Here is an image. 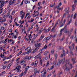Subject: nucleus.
I'll return each mask as SVG.
<instances>
[{
	"label": "nucleus",
	"instance_id": "nucleus-1",
	"mask_svg": "<svg viewBox=\"0 0 77 77\" xmlns=\"http://www.w3.org/2000/svg\"><path fill=\"white\" fill-rule=\"evenodd\" d=\"M41 53H42V52L40 53L38 55L36 56L35 57H34L33 56H32V57L30 56V57H29L28 56H26V58H29V57H30V58H32H32H34H34H42V57H41V56L40 55V54H41Z\"/></svg>",
	"mask_w": 77,
	"mask_h": 77
},
{
	"label": "nucleus",
	"instance_id": "nucleus-2",
	"mask_svg": "<svg viewBox=\"0 0 77 77\" xmlns=\"http://www.w3.org/2000/svg\"><path fill=\"white\" fill-rule=\"evenodd\" d=\"M20 17L21 18L22 20L24 18V17L25 16V13L23 12V11H20Z\"/></svg>",
	"mask_w": 77,
	"mask_h": 77
},
{
	"label": "nucleus",
	"instance_id": "nucleus-3",
	"mask_svg": "<svg viewBox=\"0 0 77 77\" xmlns=\"http://www.w3.org/2000/svg\"><path fill=\"white\" fill-rule=\"evenodd\" d=\"M0 3H1V4H0V9H1V8H2L4 6V5H5L6 3L5 1H0Z\"/></svg>",
	"mask_w": 77,
	"mask_h": 77
},
{
	"label": "nucleus",
	"instance_id": "nucleus-4",
	"mask_svg": "<svg viewBox=\"0 0 77 77\" xmlns=\"http://www.w3.org/2000/svg\"><path fill=\"white\" fill-rule=\"evenodd\" d=\"M70 61H71V60L69 59L68 61V64L69 65V66H70V67L69 68V69L68 68V71H69V70H70V69H71H71H72V68H73V66H72V64L71 63L69 64V62H70Z\"/></svg>",
	"mask_w": 77,
	"mask_h": 77
},
{
	"label": "nucleus",
	"instance_id": "nucleus-5",
	"mask_svg": "<svg viewBox=\"0 0 77 77\" xmlns=\"http://www.w3.org/2000/svg\"><path fill=\"white\" fill-rule=\"evenodd\" d=\"M21 68V66H18L15 69H14V70H16V69H17V71H18L17 72H21V71L20 70V69Z\"/></svg>",
	"mask_w": 77,
	"mask_h": 77
},
{
	"label": "nucleus",
	"instance_id": "nucleus-6",
	"mask_svg": "<svg viewBox=\"0 0 77 77\" xmlns=\"http://www.w3.org/2000/svg\"><path fill=\"white\" fill-rule=\"evenodd\" d=\"M35 48H39L41 47V44L40 43H37L35 44Z\"/></svg>",
	"mask_w": 77,
	"mask_h": 77
},
{
	"label": "nucleus",
	"instance_id": "nucleus-7",
	"mask_svg": "<svg viewBox=\"0 0 77 77\" xmlns=\"http://www.w3.org/2000/svg\"><path fill=\"white\" fill-rule=\"evenodd\" d=\"M29 49L28 50V51L26 52V54H29L30 53H31L32 52V50H31V48L30 47L29 48Z\"/></svg>",
	"mask_w": 77,
	"mask_h": 77
},
{
	"label": "nucleus",
	"instance_id": "nucleus-8",
	"mask_svg": "<svg viewBox=\"0 0 77 77\" xmlns=\"http://www.w3.org/2000/svg\"><path fill=\"white\" fill-rule=\"evenodd\" d=\"M46 73H47V72H46V70H45L43 73L42 74V77H46Z\"/></svg>",
	"mask_w": 77,
	"mask_h": 77
},
{
	"label": "nucleus",
	"instance_id": "nucleus-9",
	"mask_svg": "<svg viewBox=\"0 0 77 77\" xmlns=\"http://www.w3.org/2000/svg\"><path fill=\"white\" fill-rule=\"evenodd\" d=\"M36 26L37 28L35 30V32H37L38 30H39L40 29V27L38 26V25H36Z\"/></svg>",
	"mask_w": 77,
	"mask_h": 77
},
{
	"label": "nucleus",
	"instance_id": "nucleus-10",
	"mask_svg": "<svg viewBox=\"0 0 77 77\" xmlns=\"http://www.w3.org/2000/svg\"><path fill=\"white\" fill-rule=\"evenodd\" d=\"M65 66L66 67V68L64 70V71L65 72H66V73H67V72H68V67L66 66V63Z\"/></svg>",
	"mask_w": 77,
	"mask_h": 77
},
{
	"label": "nucleus",
	"instance_id": "nucleus-11",
	"mask_svg": "<svg viewBox=\"0 0 77 77\" xmlns=\"http://www.w3.org/2000/svg\"><path fill=\"white\" fill-rule=\"evenodd\" d=\"M35 13L37 14L34 16V17H38V16H39V12L36 11L35 12Z\"/></svg>",
	"mask_w": 77,
	"mask_h": 77
},
{
	"label": "nucleus",
	"instance_id": "nucleus-12",
	"mask_svg": "<svg viewBox=\"0 0 77 77\" xmlns=\"http://www.w3.org/2000/svg\"><path fill=\"white\" fill-rule=\"evenodd\" d=\"M44 30V29L43 28H42L41 30H40L39 31H38V33H39L40 34H41L42 32V31Z\"/></svg>",
	"mask_w": 77,
	"mask_h": 77
},
{
	"label": "nucleus",
	"instance_id": "nucleus-13",
	"mask_svg": "<svg viewBox=\"0 0 77 77\" xmlns=\"http://www.w3.org/2000/svg\"><path fill=\"white\" fill-rule=\"evenodd\" d=\"M14 4L13 2H12V0H11L9 2V6H10V5H12Z\"/></svg>",
	"mask_w": 77,
	"mask_h": 77
},
{
	"label": "nucleus",
	"instance_id": "nucleus-14",
	"mask_svg": "<svg viewBox=\"0 0 77 77\" xmlns=\"http://www.w3.org/2000/svg\"><path fill=\"white\" fill-rule=\"evenodd\" d=\"M50 30H51V28L50 27H49L48 29H46L45 31V33H47V32H48Z\"/></svg>",
	"mask_w": 77,
	"mask_h": 77
},
{
	"label": "nucleus",
	"instance_id": "nucleus-15",
	"mask_svg": "<svg viewBox=\"0 0 77 77\" xmlns=\"http://www.w3.org/2000/svg\"><path fill=\"white\" fill-rule=\"evenodd\" d=\"M75 5H74L72 6V11H74V10H75Z\"/></svg>",
	"mask_w": 77,
	"mask_h": 77
},
{
	"label": "nucleus",
	"instance_id": "nucleus-16",
	"mask_svg": "<svg viewBox=\"0 0 77 77\" xmlns=\"http://www.w3.org/2000/svg\"><path fill=\"white\" fill-rule=\"evenodd\" d=\"M76 59V58H72V62H73V64H74V63H76V62L75 61V60Z\"/></svg>",
	"mask_w": 77,
	"mask_h": 77
},
{
	"label": "nucleus",
	"instance_id": "nucleus-17",
	"mask_svg": "<svg viewBox=\"0 0 77 77\" xmlns=\"http://www.w3.org/2000/svg\"><path fill=\"white\" fill-rule=\"evenodd\" d=\"M44 38V35H42L41 36L40 38L39 39V41H41V40H42V38Z\"/></svg>",
	"mask_w": 77,
	"mask_h": 77
},
{
	"label": "nucleus",
	"instance_id": "nucleus-18",
	"mask_svg": "<svg viewBox=\"0 0 77 77\" xmlns=\"http://www.w3.org/2000/svg\"><path fill=\"white\" fill-rule=\"evenodd\" d=\"M62 61H63V60H61L60 61H59V62H58V63L57 64V65H60V64H61V63H62Z\"/></svg>",
	"mask_w": 77,
	"mask_h": 77
},
{
	"label": "nucleus",
	"instance_id": "nucleus-19",
	"mask_svg": "<svg viewBox=\"0 0 77 77\" xmlns=\"http://www.w3.org/2000/svg\"><path fill=\"white\" fill-rule=\"evenodd\" d=\"M26 63V61H24V60H23L21 61L20 63L21 65H23L24 63Z\"/></svg>",
	"mask_w": 77,
	"mask_h": 77
},
{
	"label": "nucleus",
	"instance_id": "nucleus-20",
	"mask_svg": "<svg viewBox=\"0 0 77 77\" xmlns=\"http://www.w3.org/2000/svg\"><path fill=\"white\" fill-rule=\"evenodd\" d=\"M0 56L2 58H3L5 57V55H4V53H1L0 55Z\"/></svg>",
	"mask_w": 77,
	"mask_h": 77
},
{
	"label": "nucleus",
	"instance_id": "nucleus-21",
	"mask_svg": "<svg viewBox=\"0 0 77 77\" xmlns=\"http://www.w3.org/2000/svg\"><path fill=\"white\" fill-rule=\"evenodd\" d=\"M6 18H5L1 22L2 24H3L4 22H5L6 21Z\"/></svg>",
	"mask_w": 77,
	"mask_h": 77
},
{
	"label": "nucleus",
	"instance_id": "nucleus-22",
	"mask_svg": "<svg viewBox=\"0 0 77 77\" xmlns=\"http://www.w3.org/2000/svg\"><path fill=\"white\" fill-rule=\"evenodd\" d=\"M25 4L30 3V1H27V0H25Z\"/></svg>",
	"mask_w": 77,
	"mask_h": 77
},
{
	"label": "nucleus",
	"instance_id": "nucleus-23",
	"mask_svg": "<svg viewBox=\"0 0 77 77\" xmlns=\"http://www.w3.org/2000/svg\"><path fill=\"white\" fill-rule=\"evenodd\" d=\"M18 35L17 34H16L15 36V35L13 36V38H14V39H16V38H17V36H18Z\"/></svg>",
	"mask_w": 77,
	"mask_h": 77
},
{
	"label": "nucleus",
	"instance_id": "nucleus-24",
	"mask_svg": "<svg viewBox=\"0 0 77 77\" xmlns=\"http://www.w3.org/2000/svg\"><path fill=\"white\" fill-rule=\"evenodd\" d=\"M56 8H57L58 10H60L61 9V8H60V7H59V5L57 6L56 7Z\"/></svg>",
	"mask_w": 77,
	"mask_h": 77
},
{
	"label": "nucleus",
	"instance_id": "nucleus-25",
	"mask_svg": "<svg viewBox=\"0 0 77 77\" xmlns=\"http://www.w3.org/2000/svg\"><path fill=\"white\" fill-rule=\"evenodd\" d=\"M54 66H52L51 68H50L49 69V68H48V69H49V70H51V69H53V68H54Z\"/></svg>",
	"mask_w": 77,
	"mask_h": 77
},
{
	"label": "nucleus",
	"instance_id": "nucleus-26",
	"mask_svg": "<svg viewBox=\"0 0 77 77\" xmlns=\"http://www.w3.org/2000/svg\"><path fill=\"white\" fill-rule=\"evenodd\" d=\"M51 37H52V35H51L49 36L47 38V39L49 40V39H50Z\"/></svg>",
	"mask_w": 77,
	"mask_h": 77
},
{
	"label": "nucleus",
	"instance_id": "nucleus-27",
	"mask_svg": "<svg viewBox=\"0 0 77 77\" xmlns=\"http://www.w3.org/2000/svg\"><path fill=\"white\" fill-rule=\"evenodd\" d=\"M34 21V19H32V18L31 19L30 21H29V23H33Z\"/></svg>",
	"mask_w": 77,
	"mask_h": 77
},
{
	"label": "nucleus",
	"instance_id": "nucleus-28",
	"mask_svg": "<svg viewBox=\"0 0 77 77\" xmlns=\"http://www.w3.org/2000/svg\"><path fill=\"white\" fill-rule=\"evenodd\" d=\"M48 53H49V52L48 51L45 52L44 54L45 56H47V54Z\"/></svg>",
	"mask_w": 77,
	"mask_h": 77
},
{
	"label": "nucleus",
	"instance_id": "nucleus-29",
	"mask_svg": "<svg viewBox=\"0 0 77 77\" xmlns=\"http://www.w3.org/2000/svg\"><path fill=\"white\" fill-rule=\"evenodd\" d=\"M63 56H65L66 53H65V51L64 50H63Z\"/></svg>",
	"mask_w": 77,
	"mask_h": 77
},
{
	"label": "nucleus",
	"instance_id": "nucleus-30",
	"mask_svg": "<svg viewBox=\"0 0 77 77\" xmlns=\"http://www.w3.org/2000/svg\"><path fill=\"white\" fill-rule=\"evenodd\" d=\"M35 62V63L34 65L35 66H36V65H37V63H38V61L36 60Z\"/></svg>",
	"mask_w": 77,
	"mask_h": 77
},
{
	"label": "nucleus",
	"instance_id": "nucleus-31",
	"mask_svg": "<svg viewBox=\"0 0 77 77\" xmlns=\"http://www.w3.org/2000/svg\"><path fill=\"white\" fill-rule=\"evenodd\" d=\"M64 33H68V31H67V29H65L64 31Z\"/></svg>",
	"mask_w": 77,
	"mask_h": 77
},
{
	"label": "nucleus",
	"instance_id": "nucleus-32",
	"mask_svg": "<svg viewBox=\"0 0 77 77\" xmlns=\"http://www.w3.org/2000/svg\"><path fill=\"white\" fill-rule=\"evenodd\" d=\"M29 68L30 67L29 66H28L27 67H26L25 69V70H27V71H28V69H29Z\"/></svg>",
	"mask_w": 77,
	"mask_h": 77
},
{
	"label": "nucleus",
	"instance_id": "nucleus-33",
	"mask_svg": "<svg viewBox=\"0 0 77 77\" xmlns=\"http://www.w3.org/2000/svg\"><path fill=\"white\" fill-rule=\"evenodd\" d=\"M43 48L44 49H47V45H45Z\"/></svg>",
	"mask_w": 77,
	"mask_h": 77
},
{
	"label": "nucleus",
	"instance_id": "nucleus-34",
	"mask_svg": "<svg viewBox=\"0 0 77 77\" xmlns=\"http://www.w3.org/2000/svg\"><path fill=\"white\" fill-rule=\"evenodd\" d=\"M48 39H47V38H44V41H45V42H47L48 41Z\"/></svg>",
	"mask_w": 77,
	"mask_h": 77
},
{
	"label": "nucleus",
	"instance_id": "nucleus-35",
	"mask_svg": "<svg viewBox=\"0 0 77 77\" xmlns=\"http://www.w3.org/2000/svg\"><path fill=\"white\" fill-rule=\"evenodd\" d=\"M34 70H35L34 73H36V72H38V70H37V69L36 68H35Z\"/></svg>",
	"mask_w": 77,
	"mask_h": 77
},
{
	"label": "nucleus",
	"instance_id": "nucleus-36",
	"mask_svg": "<svg viewBox=\"0 0 77 77\" xmlns=\"http://www.w3.org/2000/svg\"><path fill=\"white\" fill-rule=\"evenodd\" d=\"M15 25H16V26H20V24L17 23L16 22H15Z\"/></svg>",
	"mask_w": 77,
	"mask_h": 77
},
{
	"label": "nucleus",
	"instance_id": "nucleus-37",
	"mask_svg": "<svg viewBox=\"0 0 77 77\" xmlns=\"http://www.w3.org/2000/svg\"><path fill=\"white\" fill-rule=\"evenodd\" d=\"M54 50H52L51 51V53L52 54H54Z\"/></svg>",
	"mask_w": 77,
	"mask_h": 77
},
{
	"label": "nucleus",
	"instance_id": "nucleus-38",
	"mask_svg": "<svg viewBox=\"0 0 77 77\" xmlns=\"http://www.w3.org/2000/svg\"><path fill=\"white\" fill-rule=\"evenodd\" d=\"M15 11H13L12 13V15H14V14H15Z\"/></svg>",
	"mask_w": 77,
	"mask_h": 77
},
{
	"label": "nucleus",
	"instance_id": "nucleus-39",
	"mask_svg": "<svg viewBox=\"0 0 77 77\" xmlns=\"http://www.w3.org/2000/svg\"><path fill=\"white\" fill-rule=\"evenodd\" d=\"M71 22H72V20L71 19L69 21V23H68V24L69 25L70 23H71Z\"/></svg>",
	"mask_w": 77,
	"mask_h": 77
},
{
	"label": "nucleus",
	"instance_id": "nucleus-40",
	"mask_svg": "<svg viewBox=\"0 0 77 77\" xmlns=\"http://www.w3.org/2000/svg\"><path fill=\"white\" fill-rule=\"evenodd\" d=\"M71 33V31H69L68 32V34L69 35V36L70 35V34Z\"/></svg>",
	"mask_w": 77,
	"mask_h": 77
},
{
	"label": "nucleus",
	"instance_id": "nucleus-41",
	"mask_svg": "<svg viewBox=\"0 0 77 77\" xmlns=\"http://www.w3.org/2000/svg\"><path fill=\"white\" fill-rule=\"evenodd\" d=\"M76 16H77V14H75L74 15V17H73L74 19H75V18H76Z\"/></svg>",
	"mask_w": 77,
	"mask_h": 77
},
{
	"label": "nucleus",
	"instance_id": "nucleus-42",
	"mask_svg": "<svg viewBox=\"0 0 77 77\" xmlns=\"http://www.w3.org/2000/svg\"><path fill=\"white\" fill-rule=\"evenodd\" d=\"M68 26V24H65V26L64 27V29H66V28L67 27V26Z\"/></svg>",
	"mask_w": 77,
	"mask_h": 77
},
{
	"label": "nucleus",
	"instance_id": "nucleus-43",
	"mask_svg": "<svg viewBox=\"0 0 77 77\" xmlns=\"http://www.w3.org/2000/svg\"><path fill=\"white\" fill-rule=\"evenodd\" d=\"M50 63V62L49 61H48L46 65V66H48V65H49V63Z\"/></svg>",
	"mask_w": 77,
	"mask_h": 77
},
{
	"label": "nucleus",
	"instance_id": "nucleus-44",
	"mask_svg": "<svg viewBox=\"0 0 77 77\" xmlns=\"http://www.w3.org/2000/svg\"><path fill=\"white\" fill-rule=\"evenodd\" d=\"M55 57L56 58H57V54H54Z\"/></svg>",
	"mask_w": 77,
	"mask_h": 77
},
{
	"label": "nucleus",
	"instance_id": "nucleus-45",
	"mask_svg": "<svg viewBox=\"0 0 77 77\" xmlns=\"http://www.w3.org/2000/svg\"><path fill=\"white\" fill-rule=\"evenodd\" d=\"M8 42H12V41H13V39H8Z\"/></svg>",
	"mask_w": 77,
	"mask_h": 77
},
{
	"label": "nucleus",
	"instance_id": "nucleus-46",
	"mask_svg": "<svg viewBox=\"0 0 77 77\" xmlns=\"http://www.w3.org/2000/svg\"><path fill=\"white\" fill-rule=\"evenodd\" d=\"M38 49H39V48H35V50H35V51H36L37 50H38Z\"/></svg>",
	"mask_w": 77,
	"mask_h": 77
},
{
	"label": "nucleus",
	"instance_id": "nucleus-47",
	"mask_svg": "<svg viewBox=\"0 0 77 77\" xmlns=\"http://www.w3.org/2000/svg\"><path fill=\"white\" fill-rule=\"evenodd\" d=\"M23 75V72L21 73V74H20L19 75L20 77H22Z\"/></svg>",
	"mask_w": 77,
	"mask_h": 77
},
{
	"label": "nucleus",
	"instance_id": "nucleus-48",
	"mask_svg": "<svg viewBox=\"0 0 77 77\" xmlns=\"http://www.w3.org/2000/svg\"><path fill=\"white\" fill-rule=\"evenodd\" d=\"M72 46H73V50L74 49V46H75V45H74V44H73L72 45Z\"/></svg>",
	"mask_w": 77,
	"mask_h": 77
},
{
	"label": "nucleus",
	"instance_id": "nucleus-49",
	"mask_svg": "<svg viewBox=\"0 0 77 77\" xmlns=\"http://www.w3.org/2000/svg\"><path fill=\"white\" fill-rule=\"evenodd\" d=\"M55 37H56V34H55L53 36L52 35V38H55Z\"/></svg>",
	"mask_w": 77,
	"mask_h": 77
},
{
	"label": "nucleus",
	"instance_id": "nucleus-50",
	"mask_svg": "<svg viewBox=\"0 0 77 77\" xmlns=\"http://www.w3.org/2000/svg\"><path fill=\"white\" fill-rule=\"evenodd\" d=\"M54 6V5H52L51 4L50 5V7H51V8H53Z\"/></svg>",
	"mask_w": 77,
	"mask_h": 77
},
{
	"label": "nucleus",
	"instance_id": "nucleus-51",
	"mask_svg": "<svg viewBox=\"0 0 77 77\" xmlns=\"http://www.w3.org/2000/svg\"><path fill=\"white\" fill-rule=\"evenodd\" d=\"M0 14H2V12H3V8L1 9L0 10Z\"/></svg>",
	"mask_w": 77,
	"mask_h": 77
},
{
	"label": "nucleus",
	"instance_id": "nucleus-52",
	"mask_svg": "<svg viewBox=\"0 0 77 77\" xmlns=\"http://www.w3.org/2000/svg\"><path fill=\"white\" fill-rule=\"evenodd\" d=\"M64 24H64V23H62V25L60 26V27H62V26H63V25H64Z\"/></svg>",
	"mask_w": 77,
	"mask_h": 77
},
{
	"label": "nucleus",
	"instance_id": "nucleus-53",
	"mask_svg": "<svg viewBox=\"0 0 77 77\" xmlns=\"http://www.w3.org/2000/svg\"><path fill=\"white\" fill-rule=\"evenodd\" d=\"M42 8V6L39 7L38 8V11H39V9H41Z\"/></svg>",
	"mask_w": 77,
	"mask_h": 77
},
{
	"label": "nucleus",
	"instance_id": "nucleus-54",
	"mask_svg": "<svg viewBox=\"0 0 77 77\" xmlns=\"http://www.w3.org/2000/svg\"><path fill=\"white\" fill-rule=\"evenodd\" d=\"M5 74V71H4L1 74V75H3V74Z\"/></svg>",
	"mask_w": 77,
	"mask_h": 77
},
{
	"label": "nucleus",
	"instance_id": "nucleus-55",
	"mask_svg": "<svg viewBox=\"0 0 77 77\" xmlns=\"http://www.w3.org/2000/svg\"><path fill=\"white\" fill-rule=\"evenodd\" d=\"M63 18H62V19L61 20V21H60V23H59V24H61V23H62V21H63Z\"/></svg>",
	"mask_w": 77,
	"mask_h": 77
},
{
	"label": "nucleus",
	"instance_id": "nucleus-56",
	"mask_svg": "<svg viewBox=\"0 0 77 77\" xmlns=\"http://www.w3.org/2000/svg\"><path fill=\"white\" fill-rule=\"evenodd\" d=\"M64 39H65V38L64 37H63L62 38V39L61 40V42L63 41V40H64Z\"/></svg>",
	"mask_w": 77,
	"mask_h": 77
},
{
	"label": "nucleus",
	"instance_id": "nucleus-57",
	"mask_svg": "<svg viewBox=\"0 0 77 77\" xmlns=\"http://www.w3.org/2000/svg\"><path fill=\"white\" fill-rule=\"evenodd\" d=\"M64 29H65L64 28L61 29L60 31V32H62L64 30Z\"/></svg>",
	"mask_w": 77,
	"mask_h": 77
},
{
	"label": "nucleus",
	"instance_id": "nucleus-58",
	"mask_svg": "<svg viewBox=\"0 0 77 77\" xmlns=\"http://www.w3.org/2000/svg\"><path fill=\"white\" fill-rule=\"evenodd\" d=\"M11 66V64H9L8 66V67H7V68H8V69H9V68H10V66Z\"/></svg>",
	"mask_w": 77,
	"mask_h": 77
},
{
	"label": "nucleus",
	"instance_id": "nucleus-59",
	"mask_svg": "<svg viewBox=\"0 0 77 77\" xmlns=\"http://www.w3.org/2000/svg\"><path fill=\"white\" fill-rule=\"evenodd\" d=\"M23 2H24V0H23L22 2L21 3L20 5V6H22V5H23Z\"/></svg>",
	"mask_w": 77,
	"mask_h": 77
},
{
	"label": "nucleus",
	"instance_id": "nucleus-60",
	"mask_svg": "<svg viewBox=\"0 0 77 77\" xmlns=\"http://www.w3.org/2000/svg\"><path fill=\"white\" fill-rule=\"evenodd\" d=\"M6 68V65L4 66L3 67V69H5Z\"/></svg>",
	"mask_w": 77,
	"mask_h": 77
},
{
	"label": "nucleus",
	"instance_id": "nucleus-61",
	"mask_svg": "<svg viewBox=\"0 0 77 77\" xmlns=\"http://www.w3.org/2000/svg\"><path fill=\"white\" fill-rule=\"evenodd\" d=\"M27 70H25V72H24V74H26V72H27Z\"/></svg>",
	"mask_w": 77,
	"mask_h": 77
},
{
	"label": "nucleus",
	"instance_id": "nucleus-62",
	"mask_svg": "<svg viewBox=\"0 0 77 77\" xmlns=\"http://www.w3.org/2000/svg\"><path fill=\"white\" fill-rule=\"evenodd\" d=\"M75 41H76L75 42H77V38H76V36L75 37Z\"/></svg>",
	"mask_w": 77,
	"mask_h": 77
},
{
	"label": "nucleus",
	"instance_id": "nucleus-63",
	"mask_svg": "<svg viewBox=\"0 0 77 77\" xmlns=\"http://www.w3.org/2000/svg\"><path fill=\"white\" fill-rule=\"evenodd\" d=\"M21 36H19L18 37V39L19 40H20V39H21Z\"/></svg>",
	"mask_w": 77,
	"mask_h": 77
},
{
	"label": "nucleus",
	"instance_id": "nucleus-64",
	"mask_svg": "<svg viewBox=\"0 0 77 77\" xmlns=\"http://www.w3.org/2000/svg\"><path fill=\"white\" fill-rule=\"evenodd\" d=\"M33 65H34V62H33L31 64V65L32 66H33Z\"/></svg>",
	"mask_w": 77,
	"mask_h": 77
}]
</instances>
